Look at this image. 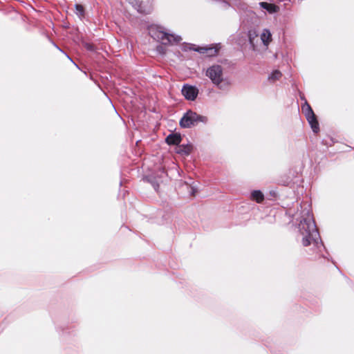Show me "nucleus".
<instances>
[{"label":"nucleus","mask_w":354,"mask_h":354,"mask_svg":"<svg viewBox=\"0 0 354 354\" xmlns=\"http://www.w3.org/2000/svg\"><path fill=\"white\" fill-rule=\"evenodd\" d=\"M221 48V46L220 44H212L209 46L205 47H198L195 49L196 51L205 55L207 57H215L217 56Z\"/></svg>","instance_id":"5"},{"label":"nucleus","mask_w":354,"mask_h":354,"mask_svg":"<svg viewBox=\"0 0 354 354\" xmlns=\"http://www.w3.org/2000/svg\"><path fill=\"white\" fill-rule=\"evenodd\" d=\"M136 5L138 11L141 14H150L153 10L151 4L143 5V2H140L139 3H137Z\"/></svg>","instance_id":"10"},{"label":"nucleus","mask_w":354,"mask_h":354,"mask_svg":"<svg viewBox=\"0 0 354 354\" xmlns=\"http://www.w3.org/2000/svg\"><path fill=\"white\" fill-rule=\"evenodd\" d=\"M207 120V117L197 114L191 110L188 111L180 119V125L183 128H190L197 125L199 122L205 123Z\"/></svg>","instance_id":"3"},{"label":"nucleus","mask_w":354,"mask_h":354,"mask_svg":"<svg viewBox=\"0 0 354 354\" xmlns=\"http://www.w3.org/2000/svg\"><path fill=\"white\" fill-rule=\"evenodd\" d=\"M181 140L180 135L177 133L169 134L166 138V142L169 145H178Z\"/></svg>","instance_id":"9"},{"label":"nucleus","mask_w":354,"mask_h":354,"mask_svg":"<svg viewBox=\"0 0 354 354\" xmlns=\"http://www.w3.org/2000/svg\"><path fill=\"white\" fill-rule=\"evenodd\" d=\"M251 199L257 203H261L264 200V195L260 190H254L251 193Z\"/></svg>","instance_id":"11"},{"label":"nucleus","mask_w":354,"mask_h":354,"mask_svg":"<svg viewBox=\"0 0 354 354\" xmlns=\"http://www.w3.org/2000/svg\"><path fill=\"white\" fill-rule=\"evenodd\" d=\"M306 120L310 124V127L314 133H317L319 131V122L315 113L306 117Z\"/></svg>","instance_id":"8"},{"label":"nucleus","mask_w":354,"mask_h":354,"mask_svg":"<svg viewBox=\"0 0 354 354\" xmlns=\"http://www.w3.org/2000/svg\"><path fill=\"white\" fill-rule=\"evenodd\" d=\"M259 5L261 8L266 10L270 14L278 12L280 10V8L274 3L261 1Z\"/></svg>","instance_id":"7"},{"label":"nucleus","mask_w":354,"mask_h":354,"mask_svg":"<svg viewBox=\"0 0 354 354\" xmlns=\"http://www.w3.org/2000/svg\"><path fill=\"white\" fill-rule=\"evenodd\" d=\"M302 112L304 113L306 118L314 113V111L308 104V102L306 100L304 104L301 106Z\"/></svg>","instance_id":"14"},{"label":"nucleus","mask_w":354,"mask_h":354,"mask_svg":"<svg viewBox=\"0 0 354 354\" xmlns=\"http://www.w3.org/2000/svg\"><path fill=\"white\" fill-rule=\"evenodd\" d=\"M149 34L153 39L160 41L163 45L177 44L181 39L180 37L167 33L157 27L151 28Z\"/></svg>","instance_id":"2"},{"label":"nucleus","mask_w":354,"mask_h":354,"mask_svg":"<svg viewBox=\"0 0 354 354\" xmlns=\"http://www.w3.org/2000/svg\"><path fill=\"white\" fill-rule=\"evenodd\" d=\"M156 50L160 54H165V50L162 46H158L156 48Z\"/></svg>","instance_id":"18"},{"label":"nucleus","mask_w":354,"mask_h":354,"mask_svg":"<svg viewBox=\"0 0 354 354\" xmlns=\"http://www.w3.org/2000/svg\"><path fill=\"white\" fill-rule=\"evenodd\" d=\"M206 75L216 84L219 85L223 80V68L220 65H213L207 68Z\"/></svg>","instance_id":"4"},{"label":"nucleus","mask_w":354,"mask_h":354,"mask_svg":"<svg viewBox=\"0 0 354 354\" xmlns=\"http://www.w3.org/2000/svg\"><path fill=\"white\" fill-rule=\"evenodd\" d=\"M192 150V146L190 145H179L176 149V152L183 155H189Z\"/></svg>","instance_id":"13"},{"label":"nucleus","mask_w":354,"mask_h":354,"mask_svg":"<svg viewBox=\"0 0 354 354\" xmlns=\"http://www.w3.org/2000/svg\"><path fill=\"white\" fill-rule=\"evenodd\" d=\"M75 7L76 10V13L80 17L83 16L84 13V8L83 6L80 4H75Z\"/></svg>","instance_id":"16"},{"label":"nucleus","mask_w":354,"mask_h":354,"mask_svg":"<svg viewBox=\"0 0 354 354\" xmlns=\"http://www.w3.org/2000/svg\"><path fill=\"white\" fill-rule=\"evenodd\" d=\"M84 47H85L87 50H91V51H93V50H95V46H94V45H93V44H92L86 43V44H84Z\"/></svg>","instance_id":"17"},{"label":"nucleus","mask_w":354,"mask_h":354,"mask_svg":"<svg viewBox=\"0 0 354 354\" xmlns=\"http://www.w3.org/2000/svg\"><path fill=\"white\" fill-rule=\"evenodd\" d=\"M192 194L193 196H194V195H195V194H194V187H192Z\"/></svg>","instance_id":"20"},{"label":"nucleus","mask_w":354,"mask_h":354,"mask_svg":"<svg viewBox=\"0 0 354 354\" xmlns=\"http://www.w3.org/2000/svg\"><path fill=\"white\" fill-rule=\"evenodd\" d=\"M181 91L185 99L192 101L194 100L198 94V90L196 87L188 84L184 85Z\"/></svg>","instance_id":"6"},{"label":"nucleus","mask_w":354,"mask_h":354,"mask_svg":"<svg viewBox=\"0 0 354 354\" xmlns=\"http://www.w3.org/2000/svg\"><path fill=\"white\" fill-rule=\"evenodd\" d=\"M299 230L303 236L302 243L304 246L310 245L313 242H317L319 234L313 216L308 213L299 224Z\"/></svg>","instance_id":"1"},{"label":"nucleus","mask_w":354,"mask_h":354,"mask_svg":"<svg viewBox=\"0 0 354 354\" xmlns=\"http://www.w3.org/2000/svg\"><path fill=\"white\" fill-rule=\"evenodd\" d=\"M261 39L265 46H268L270 42L272 41V35L269 30L265 29L263 30Z\"/></svg>","instance_id":"12"},{"label":"nucleus","mask_w":354,"mask_h":354,"mask_svg":"<svg viewBox=\"0 0 354 354\" xmlns=\"http://www.w3.org/2000/svg\"><path fill=\"white\" fill-rule=\"evenodd\" d=\"M155 187V189H158V185H157L156 186L154 187Z\"/></svg>","instance_id":"21"},{"label":"nucleus","mask_w":354,"mask_h":354,"mask_svg":"<svg viewBox=\"0 0 354 354\" xmlns=\"http://www.w3.org/2000/svg\"><path fill=\"white\" fill-rule=\"evenodd\" d=\"M282 76L281 71L279 70L274 71L271 75L269 76L268 80L272 82H275L276 80H279Z\"/></svg>","instance_id":"15"},{"label":"nucleus","mask_w":354,"mask_h":354,"mask_svg":"<svg viewBox=\"0 0 354 354\" xmlns=\"http://www.w3.org/2000/svg\"><path fill=\"white\" fill-rule=\"evenodd\" d=\"M249 39H250V42L252 43V38L251 33H250V35H249Z\"/></svg>","instance_id":"19"}]
</instances>
